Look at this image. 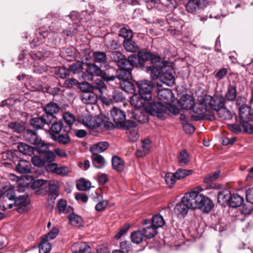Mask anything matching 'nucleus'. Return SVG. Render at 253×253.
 <instances>
[{"mask_svg":"<svg viewBox=\"0 0 253 253\" xmlns=\"http://www.w3.org/2000/svg\"><path fill=\"white\" fill-rule=\"evenodd\" d=\"M197 189L198 191H192L185 193V201L188 203L191 210L201 209L204 205L203 203L205 196L199 193V191H203V189L201 186L197 187Z\"/></svg>","mask_w":253,"mask_h":253,"instance_id":"obj_1","label":"nucleus"},{"mask_svg":"<svg viewBox=\"0 0 253 253\" xmlns=\"http://www.w3.org/2000/svg\"><path fill=\"white\" fill-rule=\"evenodd\" d=\"M145 109L148 113L160 119L163 120L167 118V108L161 103L155 101L149 103Z\"/></svg>","mask_w":253,"mask_h":253,"instance_id":"obj_2","label":"nucleus"},{"mask_svg":"<svg viewBox=\"0 0 253 253\" xmlns=\"http://www.w3.org/2000/svg\"><path fill=\"white\" fill-rule=\"evenodd\" d=\"M135 66H137L136 59L126 63L124 66H119V69L116 72V78L121 81L130 80L132 78L131 71Z\"/></svg>","mask_w":253,"mask_h":253,"instance_id":"obj_3","label":"nucleus"},{"mask_svg":"<svg viewBox=\"0 0 253 253\" xmlns=\"http://www.w3.org/2000/svg\"><path fill=\"white\" fill-rule=\"evenodd\" d=\"M205 101L208 103V106L210 111H217L225 106V99L224 97L220 94H215L212 96L206 95Z\"/></svg>","mask_w":253,"mask_h":253,"instance_id":"obj_4","label":"nucleus"},{"mask_svg":"<svg viewBox=\"0 0 253 253\" xmlns=\"http://www.w3.org/2000/svg\"><path fill=\"white\" fill-rule=\"evenodd\" d=\"M208 104L205 101V96L201 100L200 102L194 104L192 108L193 112L195 115H191L190 118L193 121H199L203 119L205 113L210 110L208 106Z\"/></svg>","mask_w":253,"mask_h":253,"instance_id":"obj_5","label":"nucleus"},{"mask_svg":"<svg viewBox=\"0 0 253 253\" xmlns=\"http://www.w3.org/2000/svg\"><path fill=\"white\" fill-rule=\"evenodd\" d=\"M138 88L139 93L146 100H150L152 98V90L153 84L148 80L139 81L136 82Z\"/></svg>","mask_w":253,"mask_h":253,"instance_id":"obj_6","label":"nucleus"},{"mask_svg":"<svg viewBox=\"0 0 253 253\" xmlns=\"http://www.w3.org/2000/svg\"><path fill=\"white\" fill-rule=\"evenodd\" d=\"M241 98L238 97L236 104L239 108V114L241 121H252L253 118V110L247 104L241 103Z\"/></svg>","mask_w":253,"mask_h":253,"instance_id":"obj_7","label":"nucleus"},{"mask_svg":"<svg viewBox=\"0 0 253 253\" xmlns=\"http://www.w3.org/2000/svg\"><path fill=\"white\" fill-rule=\"evenodd\" d=\"M111 58L114 61L117 62L118 66H124L126 63H129L132 60L136 59L135 54H132L126 58L121 52L115 51L112 52Z\"/></svg>","mask_w":253,"mask_h":253,"instance_id":"obj_8","label":"nucleus"},{"mask_svg":"<svg viewBox=\"0 0 253 253\" xmlns=\"http://www.w3.org/2000/svg\"><path fill=\"white\" fill-rule=\"evenodd\" d=\"M220 173L219 170H217L209 174L204 178V182L207 184V188L213 189L214 190H219L221 189V185L212 182L218 178Z\"/></svg>","mask_w":253,"mask_h":253,"instance_id":"obj_9","label":"nucleus"},{"mask_svg":"<svg viewBox=\"0 0 253 253\" xmlns=\"http://www.w3.org/2000/svg\"><path fill=\"white\" fill-rule=\"evenodd\" d=\"M52 123V121L46 118L45 115H42L41 117H35L30 120V125L35 130L43 128L45 124L49 125Z\"/></svg>","mask_w":253,"mask_h":253,"instance_id":"obj_10","label":"nucleus"},{"mask_svg":"<svg viewBox=\"0 0 253 253\" xmlns=\"http://www.w3.org/2000/svg\"><path fill=\"white\" fill-rule=\"evenodd\" d=\"M186 195L185 194L181 199L180 202L177 203L175 207H174L173 211L174 213L179 215H185L189 209H191V207H189L188 205V203H187L185 201L186 200Z\"/></svg>","mask_w":253,"mask_h":253,"instance_id":"obj_11","label":"nucleus"},{"mask_svg":"<svg viewBox=\"0 0 253 253\" xmlns=\"http://www.w3.org/2000/svg\"><path fill=\"white\" fill-rule=\"evenodd\" d=\"M110 113L117 128L119 124H121L126 120V114L122 110L116 107H113Z\"/></svg>","mask_w":253,"mask_h":253,"instance_id":"obj_12","label":"nucleus"},{"mask_svg":"<svg viewBox=\"0 0 253 253\" xmlns=\"http://www.w3.org/2000/svg\"><path fill=\"white\" fill-rule=\"evenodd\" d=\"M60 108L59 106L55 103L50 102L47 103L44 108V110L46 113L45 115L46 118L51 120L55 119L53 115L59 112Z\"/></svg>","mask_w":253,"mask_h":253,"instance_id":"obj_13","label":"nucleus"},{"mask_svg":"<svg viewBox=\"0 0 253 253\" xmlns=\"http://www.w3.org/2000/svg\"><path fill=\"white\" fill-rule=\"evenodd\" d=\"M87 126L92 129H95L98 127H101V128H105L106 129H112L116 127V125L109 121L108 119H105L101 122H97L95 123L94 122L90 121L89 123L87 124Z\"/></svg>","mask_w":253,"mask_h":253,"instance_id":"obj_14","label":"nucleus"},{"mask_svg":"<svg viewBox=\"0 0 253 253\" xmlns=\"http://www.w3.org/2000/svg\"><path fill=\"white\" fill-rule=\"evenodd\" d=\"M135 55L136 56L137 65H138L140 67H142L145 62L150 60L152 56V53L145 49H142L139 50L137 54Z\"/></svg>","mask_w":253,"mask_h":253,"instance_id":"obj_15","label":"nucleus"},{"mask_svg":"<svg viewBox=\"0 0 253 253\" xmlns=\"http://www.w3.org/2000/svg\"><path fill=\"white\" fill-rule=\"evenodd\" d=\"M15 170L19 173H30L32 172L31 165L28 161L20 160L16 165Z\"/></svg>","mask_w":253,"mask_h":253,"instance_id":"obj_16","label":"nucleus"},{"mask_svg":"<svg viewBox=\"0 0 253 253\" xmlns=\"http://www.w3.org/2000/svg\"><path fill=\"white\" fill-rule=\"evenodd\" d=\"M194 103V98L190 95H183L179 100L178 104L183 109L191 110L193 107Z\"/></svg>","mask_w":253,"mask_h":253,"instance_id":"obj_17","label":"nucleus"},{"mask_svg":"<svg viewBox=\"0 0 253 253\" xmlns=\"http://www.w3.org/2000/svg\"><path fill=\"white\" fill-rule=\"evenodd\" d=\"M237 86L235 84H229L227 88L224 98L225 101L234 102L237 100Z\"/></svg>","mask_w":253,"mask_h":253,"instance_id":"obj_18","label":"nucleus"},{"mask_svg":"<svg viewBox=\"0 0 253 253\" xmlns=\"http://www.w3.org/2000/svg\"><path fill=\"white\" fill-rule=\"evenodd\" d=\"M148 113L142 109H135L132 112V117L140 123H145L149 120Z\"/></svg>","mask_w":253,"mask_h":253,"instance_id":"obj_19","label":"nucleus"},{"mask_svg":"<svg viewBox=\"0 0 253 253\" xmlns=\"http://www.w3.org/2000/svg\"><path fill=\"white\" fill-rule=\"evenodd\" d=\"M151 147V141L148 139L142 140L141 146L138 148L136 152L137 157H142L148 153Z\"/></svg>","mask_w":253,"mask_h":253,"instance_id":"obj_20","label":"nucleus"},{"mask_svg":"<svg viewBox=\"0 0 253 253\" xmlns=\"http://www.w3.org/2000/svg\"><path fill=\"white\" fill-rule=\"evenodd\" d=\"M157 96L160 101L167 104L172 100L173 93L170 89H163L158 91Z\"/></svg>","mask_w":253,"mask_h":253,"instance_id":"obj_21","label":"nucleus"},{"mask_svg":"<svg viewBox=\"0 0 253 253\" xmlns=\"http://www.w3.org/2000/svg\"><path fill=\"white\" fill-rule=\"evenodd\" d=\"M144 97L139 93L133 94L132 96L130 98V102L131 105L136 107L135 109H141L145 104L146 101H147Z\"/></svg>","mask_w":253,"mask_h":253,"instance_id":"obj_22","label":"nucleus"},{"mask_svg":"<svg viewBox=\"0 0 253 253\" xmlns=\"http://www.w3.org/2000/svg\"><path fill=\"white\" fill-rule=\"evenodd\" d=\"M94 61L99 64L101 67H106L107 65V57L106 54L102 51H94L92 54Z\"/></svg>","mask_w":253,"mask_h":253,"instance_id":"obj_23","label":"nucleus"},{"mask_svg":"<svg viewBox=\"0 0 253 253\" xmlns=\"http://www.w3.org/2000/svg\"><path fill=\"white\" fill-rule=\"evenodd\" d=\"M91 159L93 166L96 169H102L106 165V161L104 157L99 154L91 153Z\"/></svg>","mask_w":253,"mask_h":253,"instance_id":"obj_24","label":"nucleus"},{"mask_svg":"<svg viewBox=\"0 0 253 253\" xmlns=\"http://www.w3.org/2000/svg\"><path fill=\"white\" fill-rule=\"evenodd\" d=\"M81 99L86 104H94L97 102V95L93 91L82 93Z\"/></svg>","mask_w":253,"mask_h":253,"instance_id":"obj_25","label":"nucleus"},{"mask_svg":"<svg viewBox=\"0 0 253 253\" xmlns=\"http://www.w3.org/2000/svg\"><path fill=\"white\" fill-rule=\"evenodd\" d=\"M231 195L228 190L226 189H221L217 191L218 203L221 205L228 204Z\"/></svg>","mask_w":253,"mask_h":253,"instance_id":"obj_26","label":"nucleus"},{"mask_svg":"<svg viewBox=\"0 0 253 253\" xmlns=\"http://www.w3.org/2000/svg\"><path fill=\"white\" fill-rule=\"evenodd\" d=\"M84 66L85 67L86 72L91 76H100L101 74L100 67L94 63H84Z\"/></svg>","mask_w":253,"mask_h":253,"instance_id":"obj_27","label":"nucleus"},{"mask_svg":"<svg viewBox=\"0 0 253 253\" xmlns=\"http://www.w3.org/2000/svg\"><path fill=\"white\" fill-rule=\"evenodd\" d=\"M109 144L106 141H101L93 144L89 148L91 153L99 154L105 151L109 147Z\"/></svg>","mask_w":253,"mask_h":253,"instance_id":"obj_28","label":"nucleus"},{"mask_svg":"<svg viewBox=\"0 0 253 253\" xmlns=\"http://www.w3.org/2000/svg\"><path fill=\"white\" fill-rule=\"evenodd\" d=\"M24 137L28 142L35 145L40 141V138L38 136L37 133L31 130L25 131L24 133Z\"/></svg>","mask_w":253,"mask_h":253,"instance_id":"obj_29","label":"nucleus"},{"mask_svg":"<svg viewBox=\"0 0 253 253\" xmlns=\"http://www.w3.org/2000/svg\"><path fill=\"white\" fill-rule=\"evenodd\" d=\"M123 46L126 51L130 52H135L139 49L136 42L131 39L124 40Z\"/></svg>","mask_w":253,"mask_h":253,"instance_id":"obj_30","label":"nucleus"},{"mask_svg":"<svg viewBox=\"0 0 253 253\" xmlns=\"http://www.w3.org/2000/svg\"><path fill=\"white\" fill-rule=\"evenodd\" d=\"M63 119L64 120L62 121H63L65 126L64 127V131L68 132L71 129L72 125L73 124L75 121V118L72 115L67 113L64 114Z\"/></svg>","mask_w":253,"mask_h":253,"instance_id":"obj_31","label":"nucleus"},{"mask_svg":"<svg viewBox=\"0 0 253 253\" xmlns=\"http://www.w3.org/2000/svg\"><path fill=\"white\" fill-rule=\"evenodd\" d=\"M244 203V198L237 194L232 195L229 201V205L233 208H236L240 207Z\"/></svg>","mask_w":253,"mask_h":253,"instance_id":"obj_32","label":"nucleus"},{"mask_svg":"<svg viewBox=\"0 0 253 253\" xmlns=\"http://www.w3.org/2000/svg\"><path fill=\"white\" fill-rule=\"evenodd\" d=\"M112 165L114 169L122 172L124 170V161L117 156H114L112 158Z\"/></svg>","mask_w":253,"mask_h":253,"instance_id":"obj_33","label":"nucleus"},{"mask_svg":"<svg viewBox=\"0 0 253 253\" xmlns=\"http://www.w3.org/2000/svg\"><path fill=\"white\" fill-rule=\"evenodd\" d=\"M90 247L84 243H75L72 247V250L74 253H88Z\"/></svg>","mask_w":253,"mask_h":253,"instance_id":"obj_34","label":"nucleus"},{"mask_svg":"<svg viewBox=\"0 0 253 253\" xmlns=\"http://www.w3.org/2000/svg\"><path fill=\"white\" fill-rule=\"evenodd\" d=\"M71 212L72 213L68 216V219L70 224L75 227H79L82 226L83 224L82 218L80 216L75 214L73 211Z\"/></svg>","mask_w":253,"mask_h":253,"instance_id":"obj_35","label":"nucleus"},{"mask_svg":"<svg viewBox=\"0 0 253 253\" xmlns=\"http://www.w3.org/2000/svg\"><path fill=\"white\" fill-rule=\"evenodd\" d=\"M50 137L53 140L56 141L62 145H66L70 141L69 135L66 133L59 134L57 136L54 134L50 133Z\"/></svg>","mask_w":253,"mask_h":253,"instance_id":"obj_36","label":"nucleus"},{"mask_svg":"<svg viewBox=\"0 0 253 253\" xmlns=\"http://www.w3.org/2000/svg\"><path fill=\"white\" fill-rule=\"evenodd\" d=\"M129 80L120 81V86L125 91L128 93L134 94L135 91V86Z\"/></svg>","mask_w":253,"mask_h":253,"instance_id":"obj_37","label":"nucleus"},{"mask_svg":"<svg viewBox=\"0 0 253 253\" xmlns=\"http://www.w3.org/2000/svg\"><path fill=\"white\" fill-rule=\"evenodd\" d=\"M17 149L19 152L25 155H32L34 152V148L26 143H21L18 144Z\"/></svg>","mask_w":253,"mask_h":253,"instance_id":"obj_38","label":"nucleus"},{"mask_svg":"<svg viewBox=\"0 0 253 253\" xmlns=\"http://www.w3.org/2000/svg\"><path fill=\"white\" fill-rule=\"evenodd\" d=\"M48 183V193L52 198L55 199L59 195V186L54 181H50Z\"/></svg>","mask_w":253,"mask_h":253,"instance_id":"obj_39","label":"nucleus"},{"mask_svg":"<svg viewBox=\"0 0 253 253\" xmlns=\"http://www.w3.org/2000/svg\"><path fill=\"white\" fill-rule=\"evenodd\" d=\"M218 117L221 120H231L232 118V114L225 106L216 111Z\"/></svg>","mask_w":253,"mask_h":253,"instance_id":"obj_40","label":"nucleus"},{"mask_svg":"<svg viewBox=\"0 0 253 253\" xmlns=\"http://www.w3.org/2000/svg\"><path fill=\"white\" fill-rule=\"evenodd\" d=\"M161 80L164 84L169 86L174 84V77L170 73H164L161 76Z\"/></svg>","mask_w":253,"mask_h":253,"instance_id":"obj_41","label":"nucleus"},{"mask_svg":"<svg viewBox=\"0 0 253 253\" xmlns=\"http://www.w3.org/2000/svg\"><path fill=\"white\" fill-rule=\"evenodd\" d=\"M51 121H52L53 124L51 125L50 128L53 132L59 134L62 130H64L65 126L62 120H60L58 122H57L51 119Z\"/></svg>","mask_w":253,"mask_h":253,"instance_id":"obj_42","label":"nucleus"},{"mask_svg":"<svg viewBox=\"0 0 253 253\" xmlns=\"http://www.w3.org/2000/svg\"><path fill=\"white\" fill-rule=\"evenodd\" d=\"M152 225L158 229L159 227H162L165 223L163 217L160 214L154 215L151 219Z\"/></svg>","mask_w":253,"mask_h":253,"instance_id":"obj_43","label":"nucleus"},{"mask_svg":"<svg viewBox=\"0 0 253 253\" xmlns=\"http://www.w3.org/2000/svg\"><path fill=\"white\" fill-rule=\"evenodd\" d=\"M203 204L204 205L201 209L205 213H209L214 207V204L212 200L207 196L205 197Z\"/></svg>","mask_w":253,"mask_h":253,"instance_id":"obj_44","label":"nucleus"},{"mask_svg":"<svg viewBox=\"0 0 253 253\" xmlns=\"http://www.w3.org/2000/svg\"><path fill=\"white\" fill-rule=\"evenodd\" d=\"M142 233L146 238L151 239L157 234V229L151 225L144 228Z\"/></svg>","mask_w":253,"mask_h":253,"instance_id":"obj_45","label":"nucleus"},{"mask_svg":"<svg viewBox=\"0 0 253 253\" xmlns=\"http://www.w3.org/2000/svg\"><path fill=\"white\" fill-rule=\"evenodd\" d=\"M136 127V123L132 120L124 121L121 124H119L118 128L123 129L129 131Z\"/></svg>","mask_w":253,"mask_h":253,"instance_id":"obj_46","label":"nucleus"},{"mask_svg":"<svg viewBox=\"0 0 253 253\" xmlns=\"http://www.w3.org/2000/svg\"><path fill=\"white\" fill-rule=\"evenodd\" d=\"M109 99L111 102H121L125 100L122 92L119 90H115L111 95H109Z\"/></svg>","mask_w":253,"mask_h":253,"instance_id":"obj_47","label":"nucleus"},{"mask_svg":"<svg viewBox=\"0 0 253 253\" xmlns=\"http://www.w3.org/2000/svg\"><path fill=\"white\" fill-rule=\"evenodd\" d=\"M57 207L60 212H71L73 211V209L71 206H67V202L63 199H60L57 204Z\"/></svg>","mask_w":253,"mask_h":253,"instance_id":"obj_48","label":"nucleus"},{"mask_svg":"<svg viewBox=\"0 0 253 253\" xmlns=\"http://www.w3.org/2000/svg\"><path fill=\"white\" fill-rule=\"evenodd\" d=\"M189 155L186 150H183L180 152L177 158V160L178 163L181 166L187 164L189 162Z\"/></svg>","mask_w":253,"mask_h":253,"instance_id":"obj_49","label":"nucleus"},{"mask_svg":"<svg viewBox=\"0 0 253 253\" xmlns=\"http://www.w3.org/2000/svg\"><path fill=\"white\" fill-rule=\"evenodd\" d=\"M144 235L141 230H137L132 232L130 235V238L132 243L139 244L143 241Z\"/></svg>","mask_w":253,"mask_h":253,"instance_id":"obj_50","label":"nucleus"},{"mask_svg":"<svg viewBox=\"0 0 253 253\" xmlns=\"http://www.w3.org/2000/svg\"><path fill=\"white\" fill-rule=\"evenodd\" d=\"M39 248V253H49L51 250V245L48 241L42 238Z\"/></svg>","mask_w":253,"mask_h":253,"instance_id":"obj_51","label":"nucleus"},{"mask_svg":"<svg viewBox=\"0 0 253 253\" xmlns=\"http://www.w3.org/2000/svg\"><path fill=\"white\" fill-rule=\"evenodd\" d=\"M147 72L150 74L151 77L153 80L158 79L160 75V69L154 66H147L146 67Z\"/></svg>","mask_w":253,"mask_h":253,"instance_id":"obj_52","label":"nucleus"},{"mask_svg":"<svg viewBox=\"0 0 253 253\" xmlns=\"http://www.w3.org/2000/svg\"><path fill=\"white\" fill-rule=\"evenodd\" d=\"M92 85L93 91L97 90L101 94H103V90L106 88V85L104 82L100 79H97L95 80V82Z\"/></svg>","mask_w":253,"mask_h":253,"instance_id":"obj_53","label":"nucleus"},{"mask_svg":"<svg viewBox=\"0 0 253 253\" xmlns=\"http://www.w3.org/2000/svg\"><path fill=\"white\" fill-rule=\"evenodd\" d=\"M35 145L37 146L36 149L39 153L44 154L49 150V145L42 141L41 139H40V142L36 143Z\"/></svg>","mask_w":253,"mask_h":253,"instance_id":"obj_54","label":"nucleus"},{"mask_svg":"<svg viewBox=\"0 0 253 253\" xmlns=\"http://www.w3.org/2000/svg\"><path fill=\"white\" fill-rule=\"evenodd\" d=\"M2 197L4 201H7V200L9 201L13 202L15 197V192L13 188H8L2 194Z\"/></svg>","mask_w":253,"mask_h":253,"instance_id":"obj_55","label":"nucleus"},{"mask_svg":"<svg viewBox=\"0 0 253 253\" xmlns=\"http://www.w3.org/2000/svg\"><path fill=\"white\" fill-rule=\"evenodd\" d=\"M90 186V182L85 181L84 178H81L77 183V188L81 191H86Z\"/></svg>","mask_w":253,"mask_h":253,"instance_id":"obj_56","label":"nucleus"},{"mask_svg":"<svg viewBox=\"0 0 253 253\" xmlns=\"http://www.w3.org/2000/svg\"><path fill=\"white\" fill-rule=\"evenodd\" d=\"M192 170L178 169L174 173L177 180H179L189 175L192 173Z\"/></svg>","mask_w":253,"mask_h":253,"instance_id":"obj_57","label":"nucleus"},{"mask_svg":"<svg viewBox=\"0 0 253 253\" xmlns=\"http://www.w3.org/2000/svg\"><path fill=\"white\" fill-rule=\"evenodd\" d=\"M165 181L167 185L171 187L175 183L177 178L174 173H168L166 174Z\"/></svg>","mask_w":253,"mask_h":253,"instance_id":"obj_58","label":"nucleus"},{"mask_svg":"<svg viewBox=\"0 0 253 253\" xmlns=\"http://www.w3.org/2000/svg\"><path fill=\"white\" fill-rule=\"evenodd\" d=\"M59 230L56 227H53L52 229L47 233V234L45 235L44 236H42V238L43 240H45L48 242L49 240H52L54 239L57 235L58 234Z\"/></svg>","mask_w":253,"mask_h":253,"instance_id":"obj_59","label":"nucleus"},{"mask_svg":"<svg viewBox=\"0 0 253 253\" xmlns=\"http://www.w3.org/2000/svg\"><path fill=\"white\" fill-rule=\"evenodd\" d=\"M28 195H23L18 197H15L13 202H14V206H18L22 205L27 204V199Z\"/></svg>","mask_w":253,"mask_h":253,"instance_id":"obj_60","label":"nucleus"},{"mask_svg":"<svg viewBox=\"0 0 253 253\" xmlns=\"http://www.w3.org/2000/svg\"><path fill=\"white\" fill-rule=\"evenodd\" d=\"M251 121H241L240 122V126L243 127L244 131L248 133L253 132V125L250 124Z\"/></svg>","mask_w":253,"mask_h":253,"instance_id":"obj_61","label":"nucleus"},{"mask_svg":"<svg viewBox=\"0 0 253 253\" xmlns=\"http://www.w3.org/2000/svg\"><path fill=\"white\" fill-rule=\"evenodd\" d=\"M188 2L187 4V10L191 13L196 11L197 9L200 6V5L197 2L196 0H188Z\"/></svg>","mask_w":253,"mask_h":253,"instance_id":"obj_62","label":"nucleus"},{"mask_svg":"<svg viewBox=\"0 0 253 253\" xmlns=\"http://www.w3.org/2000/svg\"><path fill=\"white\" fill-rule=\"evenodd\" d=\"M63 57L68 61H72L75 58V52L71 48H66L63 51Z\"/></svg>","mask_w":253,"mask_h":253,"instance_id":"obj_63","label":"nucleus"},{"mask_svg":"<svg viewBox=\"0 0 253 253\" xmlns=\"http://www.w3.org/2000/svg\"><path fill=\"white\" fill-rule=\"evenodd\" d=\"M119 35L120 37H123L125 39V40L131 39L133 37L132 31L130 29H127L125 28L121 29L119 31Z\"/></svg>","mask_w":253,"mask_h":253,"instance_id":"obj_64","label":"nucleus"}]
</instances>
